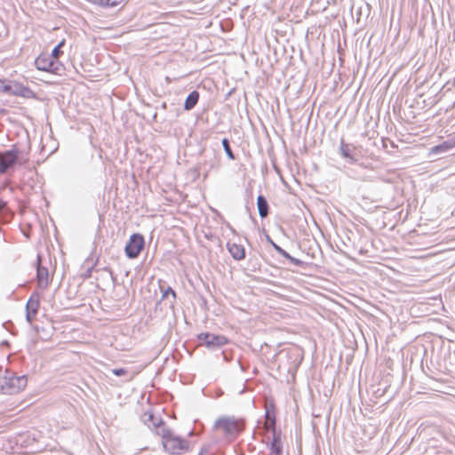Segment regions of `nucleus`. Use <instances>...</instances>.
Masks as SVG:
<instances>
[{
    "label": "nucleus",
    "instance_id": "obj_26",
    "mask_svg": "<svg viewBox=\"0 0 455 455\" xmlns=\"http://www.w3.org/2000/svg\"><path fill=\"white\" fill-rule=\"evenodd\" d=\"M114 375L120 377L126 374L127 371L124 368H116L112 370Z\"/></svg>",
    "mask_w": 455,
    "mask_h": 455
},
{
    "label": "nucleus",
    "instance_id": "obj_7",
    "mask_svg": "<svg viewBox=\"0 0 455 455\" xmlns=\"http://www.w3.org/2000/svg\"><path fill=\"white\" fill-rule=\"evenodd\" d=\"M197 338L201 345H204L206 347L211 349L221 347L223 345L228 343V339L225 336L209 332L200 333Z\"/></svg>",
    "mask_w": 455,
    "mask_h": 455
},
{
    "label": "nucleus",
    "instance_id": "obj_9",
    "mask_svg": "<svg viewBox=\"0 0 455 455\" xmlns=\"http://www.w3.org/2000/svg\"><path fill=\"white\" fill-rule=\"evenodd\" d=\"M37 443L36 435L29 432L20 434L16 440V443L28 449V452H36L41 449Z\"/></svg>",
    "mask_w": 455,
    "mask_h": 455
},
{
    "label": "nucleus",
    "instance_id": "obj_24",
    "mask_svg": "<svg viewBox=\"0 0 455 455\" xmlns=\"http://www.w3.org/2000/svg\"><path fill=\"white\" fill-rule=\"evenodd\" d=\"M169 295L172 296V299L171 300V305L173 306L175 299H176V292L172 287H167L164 291L162 295V299H168Z\"/></svg>",
    "mask_w": 455,
    "mask_h": 455
},
{
    "label": "nucleus",
    "instance_id": "obj_28",
    "mask_svg": "<svg viewBox=\"0 0 455 455\" xmlns=\"http://www.w3.org/2000/svg\"><path fill=\"white\" fill-rule=\"evenodd\" d=\"M12 323L11 321L4 322V323L2 324V326H3L5 330H7V331H11V332L13 334L14 332L11 330V326H12Z\"/></svg>",
    "mask_w": 455,
    "mask_h": 455
},
{
    "label": "nucleus",
    "instance_id": "obj_23",
    "mask_svg": "<svg viewBox=\"0 0 455 455\" xmlns=\"http://www.w3.org/2000/svg\"><path fill=\"white\" fill-rule=\"evenodd\" d=\"M94 3L101 7H116L119 4L117 0H97Z\"/></svg>",
    "mask_w": 455,
    "mask_h": 455
},
{
    "label": "nucleus",
    "instance_id": "obj_32",
    "mask_svg": "<svg viewBox=\"0 0 455 455\" xmlns=\"http://www.w3.org/2000/svg\"><path fill=\"white\" fill-rule=\"evenodd\" d=\"M2 346H9V342L7 340H4L1 343Z\"/></svg>",
    "mask_w": 455,
    "mask_h": 455
},
{
    "label": "nucleus",
    "instance_id": "obj_33",
    "mask_svg": "<svg viewBox=\"0 0 455 455\" xmlns=\"http://www.w3.org/2000/svg\"><path fill=\"white\" fill-rule=\"evenodd\" d=\"M108 271L109 272V274H110V275H111L112 279L114 280L113 272H112L110 269H108Z\"/></svg>",
    "mask_w": 455,
    "mask_h": 455
},
{
    "label": "nucleus",
    "instance_id": "obj_2",
    "mask_svg": "<svg viewBox=\"0 0 455 455\" xmlns=\"http://www.w3.org/2000/svg\"><path fill=\"white\" fill-rule=\"evenodd\" d=\"M243 419L235 416H222L216 419L213 427L221 431L229 439H235L244 429Z\"/></svg>",
    "mask_w": 455,
    "mask_h": 455
},
{
    "label": "nucleus",
    "instance_id": "obj_31",
    "mask_svg": "<svg viewBox=\"0 0 455 455\" xmlns=\"http://www.w3.org/2000/svg\"><path fill=\"white\" fill-rule=\"evenodd\" d=\"M91 273H92V268H89L86 273L84 274V277L85 278H88L91 276Z\"/></svg>",
    "mask_w": 455,
    "mask_h": 455
},
{
    "label": "nucleus",
    "instance_id": "obj_20",
    "mask_svg": "<svg viewBox=\"0 0 455 455\" xmlns=\"http://www.w3.org/2000/svg\"><path fill=\"white\" fill-rule=\"evenodd\" d=\"M12 217V214L7 207V203L0 199V222H8Z\"/></svg>",
    "mask_w": 455,
    "mask_h": 455
},
{
    "label": "nucleus",
    "instance_id": "obj_34",
    "mask_svg": "<svg viewBox=\"0 0 455 455\" xmlns=\"http://www.w3.org/2000/svg\"><path fill=\"white\" fill-rule=\"evenodd\" d=\"M199 455H202V453H200Z\"/></svg>",
    "mask_w": 455,
    "mask_h": 455
},
{
    "label": "nucleus",
    "instance_id": "obj_30",
    "mask_svg": "<svg viewBox=\"0 0 455 455\" xmlns=\"http://www.w3.org/2000/svg\"><path fill=\"white\" fill-rule=\"evenodd\" d=\"M266 238H267V242H268V243H269L273 247H274V244H276V243H275L271 239V237H270L268 235H267Z\"/></svg>",
    "mask_w": 455,
    "mask_h": 455
},
{
    "label": "nucleus",
    "instance_id": "obj_22",
    "mask_svg": "<svg viewBox=\"0 0 455 455\" xmlns=\"http://www.w3.org/2000/svg\"><path fill=\"white\" fill-rule=\"evenodd\" d=\"M65 44V40L60 41L52 51L49 55L52 60H59V57L63 53L61 47Z\"/></svg>",
    "mask_w": 455,
    "mask_h": 455
},
{
    "label": "nucleus",
    "instance_id": "obj_11",
    "mask_svg": "<svg viewBox=\"0 0 455 455\" xmlns=\"http://www.w3.org/2000/svg\"><path fill=\"white\" fill-rule=\"evenodd\" d=\"M36 280L40 289H46L49 284V271L45 267L41 266V256H37Z\"/></svg>",
    "mask_w": 455,
    "mask_h": 455
},
{
    "label": "nucleus",
    "instance_id": "obj_29",
    "mask_svg": "<svg viewBox=\"0 0 455 455\" xmlns=\"http://www.w3.org/2000/svg\"><path fill=\"white\" fill-rule=\"evenodd\" d=\"M301 359H302V358H301V356H300L299 354H297V355H296V358H295V360H298V362H297V363H295V365H294V368H295V369H297V368H298V366L300 364V361H301Z\"/></svg>",
    "mask_w": 455,
    "mask_h": 455
},
{
    "label": "nucleus",
    "instance_id": "obj_21",
    "mask_svg": "<svg viewBox=\"0 0 455 455\" xmlns=\"http://www.w3.org/2000/svg\"><path fill=\"white\" fill-rule=\"evenodd\" d=\"M221 144H222V147H223V149L227 155V156L230 159V160H235V155L231 149V147H230V143H229V140L228 138H224L222 139L221 140Z\"/></svg>",
    "mask_w": 455,
    "mask_h": 455
},
{
    "label": "nucleus",
    "instance_id": "obj_13",
    "mask_svg": "<svg viewBox=\"0 0 455 455\" xmlns=\"http://www.w3.org/2000/svg\"><path fill=\"white\" fill-rule=\"evenodd\" d=\"M227 249L235 260H242L245 258V249L242 244L228 242Z\"/></svg>",
    "mask_w": 455,
    "mask_h": 455
},
{
    "label": "nucleus",
    "instance_id": "obj_1",
    "mask_svg": "<svg viewBox=\"0 0 455 455\" xmlns=\"http://www.w3.org/2000/svg\"><path fill=\"white\" fill-rule=\"evenodd\" d=\"M28 384L26 375L17 376L13 371L0 367V393L15 395L22 391Z\"/></svg>",
    "mask_w": 455,
    "mask_h": 455
},
{
    "label": "nucleus",
    "instance_id": "obj_12",
    "mask_svg": "<svg viewBox=\"0 0 455 455\" xmlns=\"http://www.w3.org/2000/svg\"><path fill=\"white\" fill-rule=\"evenodd\" d=\"M36 299H35V295H32L30 299L28 300L26 305V320L28 323H31L34 317L36 315L40 305V301L38 299V295H36Z\"/></svg>",
    "mask_w": 455,
    "mask_h": 455
},
{
    "label": "nucleus",
    "instance_id": "obj_15",
    "mask_svg": "<svg viewBox=\"0 0 455 455\" xmlns=\"http://www.w3.org/2000/svg\"><path fill=\"white\" fill-rule=\"evenodd\" d=\"M269 455H283V443L280 434L275 433L269 444Z\"/></svg>",
    "mask_w": 455,
    "mask_h": 455
},
{
    "label": "nucleus",
    "instance_id": "obj_10",
    "mask_svg": "<svg viewBox=\"0 0 455 455\" xmlns=\"http://www.w3.org/2000/svg\"><path fill=\"white\" fill-rule=\"evenodd\" d=\"M339 153L348 164H355L359 160L355 147L346 143L343 139L340 140Z\"/></svg>",
    "mask_w": 455,
    "mask_h": 455
},
{
    "label": "nucleus",
    "instance_id": "obj_6",
    "mask_svg": "<svg viewBox=\"0 0 455 455\" xmlns=\"http://www.w3.org/2000/svg\"><path fill=\"white\" fill-rule=\"evenodd\" d=\"M145 246L144 236L139 233L132 234L125 247L124 252L127 258L135 259L137 258Z\"/></svg>",
    "mask_w": 455,
    "mask_h": 455
},
{
    "label": "nucleus",
    "instance_id": "obj_8",
    "mask_svg": "<svg viewBox=\"0 0 455 455\" xmlns=\"http://www.w3.org/2000/svg\"><path fill=\"white\" fill-rule=\"evenodd\" d=\"M6 94L20 96L25 99H32L35 97L34 92L24 84L8 80V88L6 89Z\"/></svg>",
    "mask_w": 455,
    "mask_h": 455
},
{
    "label": "nucleus",
    "instance_id": "obj_27",
    "mask_svg": "<svg viewBox=\"0 0 455 455\" xmlns=\"http://www.w3.org/2000/svg\"><path fill=\"white\" fill-rule=\"evenodd\" d=\"M8 88V80L0 79V92L6 93Z\"/></svg>",
    "mask_w": 455,
    "mask_h": 455
},
{
    "label": "nucleus",
    "instance_id": "obj_18",
    "mask_svg": "<svg viewBox=\"0 0 455 455\" xmlns=\"http://www.w3.org/2000/svg\"><path fill=\"white\" fill-rule=\"evenodd\" d=\"M265 419H266V428L268 431H271L273 435L276 432L275 428V416L274 411H271L268 407L266 408L265 411Z\"/></svg>",
    "mask_w": 455,
    "mask_h": 455
},
{
    "label": "nucleus",
    "instance_id": "obj_25",
    "mask_svg": "<svg viewBox=\"0 0 455 455\" xmlns=\"http://www.w3.org/2000/svg\"><path fill=\"white\" fill-rule=\"evenodd\" d=\"M448 148H449V147L446 146L445 144H441V145H437V146H435L434 148H432V152L438 154V153L446 151Z\"/></svg>",
    "mask_w": 455,
    "mask_h": 455
},
{
    "label": "nucleus",
    "instance_id": "obj_5",
    "mask_svg": "<svg viewBox=\"0 0 455 455\" xmlns=\"http://www.w3.org/2000/svg\"><path fill=\"white\" fill-rule=\"evenodd\" d=\"M20 162L19 150L16 146L11 149L0 151V173H4Z\"/></svg>",
    "mask_w": 455,
    "mask_h": 455
},
{
    "label": "nucleus",
    "instance_id": "obj_3",
    "mask_svg": "<svg viewBox=\"0 0 455 455\" xmlns=\"http://www.w3.org/2000/svg\"><path fill=\"white\" fill-rule=\"evenodd\" d=\"M164 448L172 454H180L188 450V442L179 436L172 435L169 430L163 429Z\"/></svg>",
    "mask_w": 455,
    "mask_h": 455
},
{
    "label": "nucleus",
    "instance_id": "obj_14",
    "mask_svg": "<svg viewBox=\"0 0 455 455\" xmlns=\"http://www.w3.org/2000/svg\"><path fill=\"white\" fill-rule=\"evenodd\" d=\"M142 420L149 428L156 430L164 424L163 419L160 417H156L152 412H145L142 416Z\"/></svg>",
    "mask_w": 455,
    "mask_h": 455
},
{
    "label": "nucleus",
    "instance_id": "obj_17",
    "mask_svg": "<svg viewBox=\"0 0 455 455\" xmlns=\"http://www.w3.org/2000/svg\"><path fill=\"white\" fill-rule=\"evenodd\" d=\"M274 249L279 255L287 259L290 261V263H291L294 266L302 267L305 264L302 260L290 255L285 250H283L278 244H274Z\"/></svg>",
    "mask_w": 455,
    "mask_h": 455
},
{
    "label": "nucleus",
    "instance_id": "obj_4",
    "mask_svg": "<svg viewBox=\"0 0 455 455\" xmlns=\"http://www.w3.org/2000/svg\"><path fill=\"white\" fill-rule=\"evenodd\" d=\"M38 70L52 74H60L63 70V65L59 60H52L48 52H42L35 60Z\"/></svg>",
    "mask_w": 455,
    "mask_h": 455
},
{
    "label": "nucleus",
    "instance_id": "obj_16",
    "mask_svg": "<svg viewBox=\"0 0 455 455\" xmlns=\"http://www.w3.org/2000/svg\"><path fill=\"white\" fill-rule=\"evenodd\" d=\"M257 207L259 211V215L260 218H266L269 213V206L266 197L262 195L258 196L257 197Z\"/></svg>",
    "mask_w": 455,
    "mask_h": 455
},
{
    "label": "nucleus",
    "instance_id": "obj_19",
    "mask_svg": "<svg viewBox=\"0 0 455 455\" xmlns=\"http://www.w3.org/2000/svg\"><path fill=\"white\" fill-rule=\"evenodd\" d=\"M199 97L200 95L197 91H192L185 100L184 109L188 111L192 110L196 106Z\"/></svg>",
    "mask_w": 455,
    "mask_h": 455
}]
</instances>
